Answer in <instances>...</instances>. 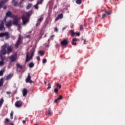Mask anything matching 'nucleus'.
<instances>
[{
  "label": "nucleus",
  "instance_id": "23",
  "mask_svg": "<svg viewBox=\"0 0 125 125\" xmlns=\"http://www.w3.org/2000/svg\"><path fill=\"white\" fill-rule=\"evenodd\" d=\"M32 6H33V4H32V3H29V4H28V5L26 7V9L27 10H28L30 9L32 7Z\"/></svg>",
  "mask_w": 125,
  "mask_h": 125
},
{
  "label": "nucleus",
  "instance_id": "15",
  "mask_svg": "<svg viewBox=\"0 0 125 125\" xmlns=\"http://www.w3.org/2000/svg\"><path fill=\"white\" fill-rule=\"evenodd\" d=\"M8 0H1L0 1V9L2 7L3 5H4V3H5L6 1H7Z\"/></svg>",
  "mask_w": 125,
  "mask_h": 125
},
{
  "label": "nucleus",
  "instance_id": "32",
  "mask_svg": "<svg viewBox=\"0 0 125 125\" xmlns=\"http://www.w3.org/2000/svg\"><path fill=\"white\" fill-rule=\"evenodd\" d=\"M0 57L1 58V61H3L4 62V60H5V57L2 56V55H0Z\"/></svg>",
  "mask_w": 125,
  "mask_h": 125
},
{
  "label": "nucleus",
  "instance_id": "18",
  "mask_svg": "<svg viewBox=\"0 0 125 125\" xmlns=\"http://www.w3.org/2000/svg\"><path fill=\"white\" fill-rule=\"evenodd\" d=\"M12 4L15 7L18 6V1L16 0H12Z\"/></svg>",
  "mask_w": 125,
  "mask_h": 125
},
{
  "label": "nucleus",
  "instance_id": "51",
  "mask_svg": "<svg viewBox=\"0 0 125 125\" xmlns=\"http://www.w3.org/2000/svg\"><path fill=\"white\" fill-rule=\"evenodd\" d=\"M5 123H9V119L6 118L5 119Z\"/></svg>",
  "mask_w": 125,
  "mask_h": 125
},
{
  "label": "nucleus",
  "instance_id": "31",
  "mask_svg": "<svg viewBox=\"0 0 125 125\" xmlns=\"http://www.w3.org/2000/svg\"><path fill=\"white\" fill-rule=\"evenodd\" d=\"M39 53L40 54L41 56H43V55H44V52H43V51H39Z\"/></svg>",
  "mask_w": 125,
  "mask_h": 125
},
{
  "label": "nucleus",
  "instance_id": "17",
  "mask_svg": "<svg viewBox=\"0 0 125 125\" xmlns=\"http://www.w3.org/2000/svg\"><path fill=\"white\" fill-rule=\"evenodd\" d=\"M22 94L23 96L25 97L27 95V94H28V90H27V89L26 88H23L22 90Z\"/></svg>",
  "mask_w": 125,
  "mask_h": 125
},
{
  "label": "nucleus",
  "instance_id": "24",
  "mask_svg": "<svg viewBox=\"0 0 125 125\" xmlns=\"http://www.w3.org/2000/svg\"><path fill=\"white\" fill-rule=\"evenodd\" d=\"M3 85V78L0 79V87Z\"/></svg>",
  "mask_w": 125,
  "mask_h": 125
},
{
  "label": "nucleus",
  "instance_id": "64",
  "mask_svg": "<svg viewBox=\"0 0 125 125\" xmlns=\"http://www.w3.org/2000/svg\"><path fill=\"white\" fill-rule=\"evenodd\" d=\"M26 38H30V35H27L26 36Z\"/></svg>",
  "mask_w": 125,
  "mask_h": 125
},
{
  "label": "nucleus",
  "instance_id": "25",
  "mask_svg": "<svg viewBox=\"0 0 125 125\" xmlns=\"http://www.w3.org/2000/svg\"><path fill=\"white\" fill-rule=\"evenodd\" d=\"M3 101H4L3 100V98H1L0 100V108L2 105V104H3Z\"/></svg>",
  "mask_w": 125,
  "mask_h": 125
},
{
  "label": "nucleus",
  "instance_id": "37",
  "mask_svg": "<svg viewBox=\"0 0 125 125\" xmlns=\"http://www.w3.org/2000/svg\"><path fill=\"white\" fill-rule=\"evenodd\" d=\"M52 113H51V109H50V108H49L48 110V115H49V116H50L51 115H52Z\"/></svg>",
  "mask_w": 125,
  "mask_h": 125
},
{
  "label": "nucleus",
  "instance_id": "12",
  "mask_svg": "<svg viewBox=\"0 0 125 125\" xmlns=\"http://www.w3.org/2000/svg\"><path fill=\"white\" fill-rule=\"evenodd\" d=\"M13 25V22H12V20H9L8 22H6L5 24L6 27L7 28H10V27H11Z\"/></svg>",
  "mask_w": 125,
  "mask_h": 125
},
{
  "label": "nucleus",
  "instance_id": "27",
  "mask_svg": "<svg viewBox=\"0 0 125 125\" xmlns=\"http://www.w3.org/2000/svg\"><path fill=\"white\" fill-rule=\"evenodd\" d=\"M34 66H35V64L33 62H30L29 64V68H33Z\"/></svg>",
  "mask_w": 125,
  "mask_h": 125
},
{
  "label": "nucleus",
  "instance_id": "21",
  "mask_svg": "<svg viewBox=\"0 0 125 125\" xmlns=\"http://www.w3.org/2000/svg\"><path fill=\"white\" fill-rule=\"evenodd\" d=\"M17 69H20L21 70H23V66L19 63H17L16 64Z\"/></svg>",
  "mask_w": 125,
  "mask_h": 125
},
{
  "label": "nucleus",
  "instance_id": "62",
  "mask_svg": "<svg viewBox=\"0 0 125 125\" xmlns=\"http://www.w3.org/2000/svg\"><path fill=\"white\" fill-rule=\"evenodd\" d=\"M83 26H84V27H86V23H84V24H83Z\"/></svg>",
  "mask_w": 125,
  "mask_h": 125
},
{
  "label": "nucleus",
  "instance_id": "20",
  "mask_svg": "<svg viewBox=\"0 0 125 125\" xmlns=\"http://www.w3.org/2000/svg\"><path fill=\"white\" fill-rule=\"evenodd\" d=\"M7 54H10V52H12V48H11V46L7 47Z\"/></svg>",
  "mask_w": 125,
  "mask_h": 125
},
{
  "label": "nucleus",
  "instance_id": "56",
  "mask_svg": "<svg viewBox=\"0 0 125 125\" xmlns=\"http://www.w3.org/2000/svg\"><path fill=\"white\" fill-rule=\"evenodd\" d=\"M105 16H106V14H103L102 18L103 19L105 18Z\"/></svg>",
  "mask_w": 125,
  "mask_h": 125
},
{
  "label": "nucleus",
  "instance_id": "63",
  "mask_svg": "<svg viewBox=\"0 0 125 125\" xmlns=\"http://www.w3.org/2000/svg\"><path fill=\"white\" fill-rule=\"evenodd\" d=\"M65 29H66V27H63L62 29V31H64V30H65Z\"/></svg>",
  "mask_w": 125,
  "mask_h": 125
},
{
  "label": "nucleus",
  "instance_id": "48",
  "mask_svg": "<svg viewBox=\"0 0 125 125\" xmlns=\"http://www.w3.org/2000/svg\"><path fill=\"white\" fill-rule=\"evenodd\" d=\"M2 7L3 9H6V8H7V6L6 5H5L4 6L3 5Z\"/></svg>",
  "mask_w": 125,
  "mask_h": 125
},
{
  "label": "nucleus",
  "instance_id": "46",
  "mask_svg": "<svg viewBox=\"0 0 125 125\" xmlns=\"http://www.w3.org/2000/svg\"><path fill=\"white\" fill-rule=\"evenodd\" d=\"M6 19H7V17L6 16V17H4V19H3V22H5V23H6V22H6Z\"/></svg>",
  "mask_w": 125,
  "mask_h": 125
},
{
  "label": "nucleus",
  "instance_id": "38",
  "mask_svg": "<svg viewBox=\"0 0 125 125\" xmlns=\"http://www.w3.org/2000/svg\"><path fill=\"white\" fill-rule=\"evenodd\" d=\"M12 62H10L9 63V64H8V67L9 69V68H11V66H12Z\"/></svg>",
  "mask_w": 125,
  "mask_h": 125
},
{
  "label": "nucleus",
  "instance_id": "3",
  "mask_svg": "<svg viewBox=\"0 0 125 125\" xmlns=\"http://www.w3.org/2000/svg\"><path fill=\"white\" fill-rule=\"evenodd\" d=\"M6 46H7V44H5L1 46V50L0 51V55H5L7 52L5 48H6Z\"/></svg>",
  "mask_w": 125,
  "mask_h": 125
},
{
  "label": "nucleus",
  "instance_id": "57",
  "mask_svg": "<svg viewBox=\"0 0 125 125\" xmlns=\"http://www.w3.org/2000/svg\"><path fill=\"white\" fill-rule=\"evenodd\" d=\"M58 46H59V44L58 43H56L55 45V47L56 48H57V47H58Z\"/></svg>",
  "mask_w": 125,
  "mask_h": 125
},
{
  "label": "nucleus",
  "instance_id": "42",
  "mask_svg": "<svg viewBox=\"0 0 125 125\" xmlns=\"http://www.w3.org/2000/svg\"><path fill=\"white\" fill-rule=\"evenodd\" d=\"M56 85H57V87H59V88H61V87H62L61 84H59V83H58L56 84Z\"/></svg>",
  "mask_w": 125,
  "mask_h": 125
},
{
  "label": "nucleus",
  "instance_id": "6",
  "mask_svg": "<svg viewBox=\"0 0 125 125\" xmlns=\"http://www.w3.org/2000/svg\"><path fill=\"white\" fill-rule=\"evenodd\" d=\"M22 38H21V37L19 36L18 38V41L16 42V44L15 45V47H16V48H18L19 45L22 43Z\"/></svg>",
  "mask_w": 125,
  "mask_h": 125
},
{
  "label": "nucleus",
  "instance_id": "33",
  "mask_svg": "<svg viewBox=\"0 0 125 125\" xmlns=\"http://www.w3.org/2000/svg\"><path fill=\"white\" fill-rule=\"evenodd\" d=\"M3 73H4V70L1 69L0 71V77H1V76H3Z\"/></svg>",
  "mask_w": 125,
  "mask_h": 125
},
{
  "label": "nucleus",
  "instance_id": "28",
  "mask_svg": "<svg viewBox=\"0 0 125 125\" xmlns=\"http://www.w3.org/2000/svg\"><path fill=\"white\" fill-rule=\"evenodd\" d=\"M82 2H83V1L82 0H76V3L77 4H82Z\"/></svg>",
  "mask_w": 125,
  "mask_h": 125
},
{
  "label": "nucleus",
  "instance_id": "58",
  "mask_svg": "<svg viewBox=\"0 0 125 125\" xmlns=\"http://www.w3.org/2000/svg\"><path fill=\"white\" fill-rule=\"evenodd\" d=\"M17 26H18V27H19V28L20 29V28H21V25H20V24H18L17 25Z\"/></svg>",
  "mask_w": 125,
  "mask_h": 125
},
{
  "label": "nucleus",
  "instance_id": "49",
  "mask_svg": "<svg viewBox=\"0 0 125 125\" xmlns=\"http://www.w3.org/2000/svg\"><path fill=\"white\" fill-rule=\"evenodd\" d=\"M75 35H76L78 37H80V36H81V33H80V32L75 33Z\"/></svg>",
  "mask_w": 125,
  "mask_h": 125
},
{
  "label": "nucleus",
  "instance_id": "26",
  "mask_svg": "<svg viewBox=\"0 0 125 125\" xmlns=\"http://www.w3.org/2000/svg\"><path fill=\"white\" fill-rule=\"evenodd\" d=\"M70 35L72 36H75V35H76V33H75V32H74V30H71L70 31Z\"/></svg>",
  "mask_w": 125,
  "mask_h": 125
},
{
  "label": "nucleus",
  "instance_id": "39",
  "mask_svg": "<svg viewBox=\"0 0 125 125\" xmlns=\"http://www.w3.org/2000/svg\"><path fill=\"white\" fill-rule=\"evenodd\" d=\"M4 65V62L1 61H0V66H3Z\"/></svg>",
  "mask_w": 125,
  "mask_h": 125
},
{
  "label": "nucleus",
  "instance_id": "44",
  "mask_svg": "<svg viewBox=\"0 0 125 125\" xmlns=\"http://www.w3.org/2000/svg\"><path fill=\"white\" fill-rule=\"evenodd\" d=\"M47 85H48L47 89H49L51 88V86L50 85V83H48Z\"/></svg>",
  "mask_w": 125,
  "mask_h": 125
},
{
  "label": "nucleus",
  "instance_id": "40",
  "mask_svg": "<svg viewBox=\"0 0 125 125\" xmlns=\"http://www.w3.org/2000/svg\"><path fill=\"white\" fill-rule=\"evenodd\" d=\"M40 35V36H41L40 37V39H42V36H43V31H41Z\"/></svg>",
  "mask_w": 125,
  "mask_h": 125
},
{
  "label": "nucleus",
  "instance_id": "10",
  "mask_svg": "<svg viewBox=\"0 0 125 125\" xmlns=\"http://www.w3.org/2000/svg\"><path fill=\"white\" fill-rule=\"evenodd\" d=\"M32 14H33V10H30L28 12H26L25 13V17H27V18H28L29 19V18H30L31 17V16H32Z\"/></svg>",
  "mask_w": 125,
  "mask_h": 125
},
{
  "label": "nucleus",
  "instance_id": "53",
  "mask_svg": "<svg viewBox=\"0 0 125 125\" xmlns=\"http://www.w3.org/2000/svg\"><path fill=\"white\" fill-rule=\"evenodd\" d=\"M29 83H34V81H32L31 79L29 80Z\"/></svg>",
  "mask_w": 125,
  "mask_h": 125
},
{
  "label": "nucleus",
  "instance_id": "9",
  "mask_svg": "<svg viewBox=\"0 0 125 125\" xmlns=\"http://www.w3.org/2000/svg\"><path fill=\"white\" fill-rule=\"evenodd\" d=\"M22 20V24L23 25H26L27 24V22L29 21V19L28 18L26 17V16H23L21 18Z\"/></svg>",
  "mask_w": 125,
  "mask_h": 125
},
{
  "label": "nucleus",
  "instance_id": "47",
  "mask_svg": "<svg viewBox=\"0 0 125 125\" xmlns=\"http://www.w3.org/2000/svg\"><path fill=\"white\" fill-rule=\"evenodd\" d=\"M80 30L81 31H83V25H81L80 27Z\"/></svg>",
  "mask_w": 125,
  "mask_h": 125
},
{
  "label": "nucleus",
  "instance_id": "29",
  "mask_svg": "<svg viewBox=\"0 0 125 125\" xmlns=\"http://www.w3.org/2000/svg\"><path fill=\"white\" fill-rule=\"evenodd\" d=\"M42 2H43V0H37V4H42Z\"/></svg>",
  "mask_w": 125,
  "mask_h": 125
},
{
  "label": "nucleus",
  "instance_id": "45",
  "mask_svg": "<svg viewBox=\"0 0 125 125\" xmlns=\"http://www.w3.org/2000/svg\"><path fill=\"white\" fill-rule=\"evenodd\" d=\"M71 44L72 45H77V43L76 42H74L73 41H72L71 42Z\"/></svg>",
  "mask_w": 125,
  "mask_h": 125
},
{
  "label": "nucleus",
  "instance_id": "11",
  "mask_svg": "<svg viewBox=\"0 0 125 125\" xmlns=\"http://www.w3.org/2000/svg\"><path fill=\"white\" fill-rule=\"evenodd\" d=\"M22 104L23 103H22V101H18L15 103V106L17 107V108H21Z\"/></svg>",
  "mask_w": 125,
  "mask_h": 125
},
{
  "label": "nucleus",
  "instance_id": "55",
  "mask_svg": "<svg viewBox=\"0 0 125 125\" xmlns=\"http://www.w3.org/2000/svg\"><path fill=\"white\" fill-rule=\"evenodd\" d=\"M55 32H58V28H57V27H55Z\"/></svg>",
  "mask_w": 125,
  "mask_h": 125
},
{
  "label": "nucleus",
  "instance_id": "19",
  "mask_svg": "<svg viewBox=\"0 0 125 125\" xmlns=\"http://www.w3.org/2000/svg\"><path fill=\"white\" fill-rule=\"evenodd\" d=\"M31 74L30 73H28L27 77L26 79V83H29V82L31 80Z\"/></svg>",
  "mask_w": 125,
  "mask_h": 125
},
{
  "label": "nucleus",
  "instance_id": "8",
  "mask_svg": "<svg viewBox=\"0 0 125 125\" xmlns=\"http://www.w3.org/2000/svg\"><path fill=\"white\" fill-rule=\"evenodd\" d=\"M0 31H5L4 22H3V21L2 20H0Z\"/></svg>",
  "mask_w": 125,
  "mask_h": 125
},
{
  "label": "nucleus",
  "instance_id": "14",
  "mask_svg": "<svg viewBox=\"0 0 125 125\" xmlns=\"http://www.w3.org/2000/svg\"><path fill=\"white\" fill-rule=\"evenodd\" d=\"M62 18H63V14H60L56 18L55 21H58L59 19H62Z\"/></svg>",
  "mask_w": 125,
  "mask_h": 125
},
{
  "label": "nucleus",
  "instance_id": "59",
  "mask_svg": "<svg viewBox=\"0 0 125 125\" xmlns=\"http://www.w3.org/2000/svg\"><path fill=\"white\" fill-rule=\"evenodd\" d=\"M7 94H10L11 93V92L7 91L6 92Z\"/></svg>",
  "mask_w": 125,
  "mask_h": 125
},
{
  "label": "nucleus",
  "instance_id": "16",
  "mask_svg": "<svg viewBox=\"0 0 125 125\" xmlns=\"http://www.w3.org/2000/svg\"><path fill=\"white\" fill-rule=\"evenodd\" d=\"M13 76V75L12 74V73H10L7 76H5L4 79H5V80H6L7 81H8L9 80H10V79H11V77Z\"/></svg>",
  "mask_w": 125,
  "mask_h": 125
},
{
  "label": "nucleus",
  "instance_id": "35",
  "mask_svg": "<svg viewBox=\"0 0 125 125\" xmlns=\"http://www.w3.org/2000/svg\"><path fill=\"white\" fill-rule=\"evenodd\" d=\"M105 13H107V15H111V14H112V12H110V11L109 12L107 10H105Z\"/></svg>",
  "mask_w": 125,
  "mask_h": 125
},
{
  "label": "nucleus",
  "instance_id": "41",
  "mask_svg": "<svg viewBox=\"0 0 125 125\" xmlns=\"http://www.w3.org/2000/svg\"><path fill=\"white\" fill-rule=\"evenodd\" d=\"M46 62H47V60H46V59H44L42 60L43 64H45V63H46Z\"/></svg>",
  "mask_w": 125,
  "mask_h": 125
},
{
  "label": "nucleus",
  "instance_id": "13",
  "mask_svg": "<svg viewBox=\"0 0 125 125\" xmlns=\"http://www.w3.org/2000/svg\"><path fill=\"white\" fill-rule=\"evenodd\" d=\"M69 42L66 39H63V41H62L61 42V45H67Z\"/></svg>",
  "mask_w": 125,
  "mask_h": 125
},
{
  "label": "nucleus",
  "instance_id": "2",
  "mask_svg": "<svg viewBox=\"0 0 125 125\" xmlns=\"http://www.w3.org/2000/svg\"><path fill=\"white\" fill-rule=\"evenodd\" d=\"M35 54V48H32V49L31 50L30 53V54H29L28 52L26 53V62H28V61H30V60H31V59H33V57H34V55Z\"/></svg>",
  "mask_w": 125,
  "mask_h": 125
},
{
  "label": "nucleus",
  "instance_id": "22",
  "mask_svg": "<svg viewBox=\"0 0 125 125\" xmlns=\"http://www.w3.org/2000/svg\"><path fill=\"white\" fill-rule=\"evenodd\" d=\"M63 97L62 96H60L59 97H58L57 99L55 100V103H57V101H59V100H62V99Z\"/></svg>",
  "mask_w": 125,
  "mask_h": 125
},
{
  "label": "nucleus",
  "instance_id": "4",
  "mask_svg": "<svg viewBox=\"0 0 125 125\" xmlns=\"http://www.w3.org/2000/svg\"><path fill=\"white\" fill-rule=\"evenodd\" d=\"M3 37H5V40H9V39L10 38V36H9V33L8 32H1L0 33V38H2Z\"/></svg>",
  "mask_w": 125,
  "mask_h": 125
},
{
  "label": "nucleus",
  "instance_id": "60",
  "mask_svg": "<svg viewBox=\"0 0 125 125\" xmlns=\"http://www.w3.org/2000/svg\"><path fill=\"white\" fill-rule=\"evenodd\" d=\"M22 123L23 124H26V120H23L22 121Z\"/></svg>",
  "mask_w": 125,
  "mask_h": 125
},
{
  "label": "nucleus",
  "instance_id": "5",
  "mask_svg": "<svg viewBox=\"0 0 125 125\" xmlns=\"http://www.w3.org/2000/svg\"><path fill=\"white\" fill-rule=\"evenodd\" d=\"M43 21V17L42 16H40L39 19H38L37 23L36 24V27H39L41 25V23Z\"/></svg>",
  "mask_w": 125,
  "mask_h": 125
},
{
  "label": "nucleus",
  "instance_id": "36",
  "mask_svg": "<svg viewBox=\"0 0 125 125\" xmlns=\"http://www.w3.org/2000/svg\"><path fill=\"white\" fill-rule=\"evenodd\" d=\"M13 114H14V112L12 111L10 113V119L11 120H12L13 119Z\"/></svg>",
  "mask_w": 125,
  "mask_h": 125
},
{
  "label": "nucleus",
  "instance_id": "7",
  "mask_svg": "<svg viewBox=\"0 0 125 125\" xmlns=\"http://www.w3.org/2000/svg\"><path fill=\"white\" fill-rule=\"evenodd\" d=\"M17 59V54L12 55L10 57H9V59H10V62H15V61H16Z\"/></svg>",
  "mask_w": 125,
  "mask_h": 125
},
{
  "label": "nucleus",
  "instance_id": "43",
  "mask_svg": "<svg viewBox=\"0 0 125 125\" xmlns=\"http://www.w3.org/2000/svg\"><path fill=\"white\" fill-rule=\"evenodd\" d=\"M54 91L55 93H56V94L58 93V89L57 88L54 89Z\"/></svg>",
  "mask_w": 125,
  "mask_h": 125
},
{
  "label": "nucleus",
  "instance_id": "50",
  "mask_svg": "<svg viewBox=\"0 0 125 125\" xmlns=\"http://www.w3.org/2000/svg\"><path fill=\"white\" fill-rule=\"evenodd\" d=\"M78 41V39H77V38H74L72 40V42H77Z\"/></svg>",
  "mask_w": 125,
  "mask_h": 125
},
{
  "label": "nucleus",
  "instance_id": "54",
  "mask_svg": "<svg viewBox=\"0 0 125 125\" xmlns=\"http://www.w3.org/2000/svg\"><path fill=\"white\" fill-rule=\"evenodd\" d=\"M83 41H83V44H86V43H85V42H86V40L83 39Z\"/></svg>",
  "mask_w": 125,
  "mask_h": 125
},
{
  "label": "nucleus",
  "instance_id": "52",
  "mask_svg": "<svg viewBox=\"0 0 125 125\" xmlns=\"http://www.w3.org/2000/svg\"><path fill=\"white\" fill-rule=\"evenodd\" d=\"M37 60H38V61H40L41 60V58L40 57V56L37 57Z\"/></svg>",
  "mask_w": 125,
  "mask_h": 125
},
{
  "label": "nucleus",
  "instance_id": "61",
  "mask_svg": "<svg viewBox=\"0 0 125 125\" xmlns=\"http://www.w3.org/2000/svg\"><path fill=\"white\" fill-rule=\"evenodd\" d=\"M54 37H55V35H52V36H50V38H54Z\"/></svg>",
  "mask_w": 125,
  "mask_h": 125
},
{
  "label": "nucleus",
  "instance_id": "30",
  "mask_svg": "<svg viewBox=\"0 0 125 125\" xmlns=\"http://www.w3.org/2000/svg\"><path fill=\"white\" fill-rule=\"evenodd\" d=\"M22 3L23 2H22V1H20L19 3L18 4V6H20V7H23L24 6L22 5Z\"/></svg>",
  "mask_w": 125,
  "mask_h": 125
},
{
  "label": "nucleus",
  "instance_id": "34",
  "mask_svg": "<svg viewBox=\"0 0 125 125\" xmlns=\"http://www.w3.org/2000/svg\"><path fill=\"white\" fill-rule=\"evenodd\" d=\"M34 7L35 8V9H39V4L37 3L35 5H34Z\"/></svg>",
  "mask_w": 125,
  "mask_h": 125
},
{
  "label": "nucleus",
  "instance_id": "1",
  "mask_svg": "<svg viewBox=\"0 0 125 125\" xmlns=\"http://www.w3.org/2000/svg\"><path fill=\"white\" fill-rule=\"evenodd\" d=\"M6 16L7 17H10V18H13L14 21H13V24L14 26H16L18 25V23H19V19L17 15H13L12 12L11 11H8L6 13Z\"/></svg>",
  "mask_w": 125,
  "mask_h": 125
}]
</instances>
